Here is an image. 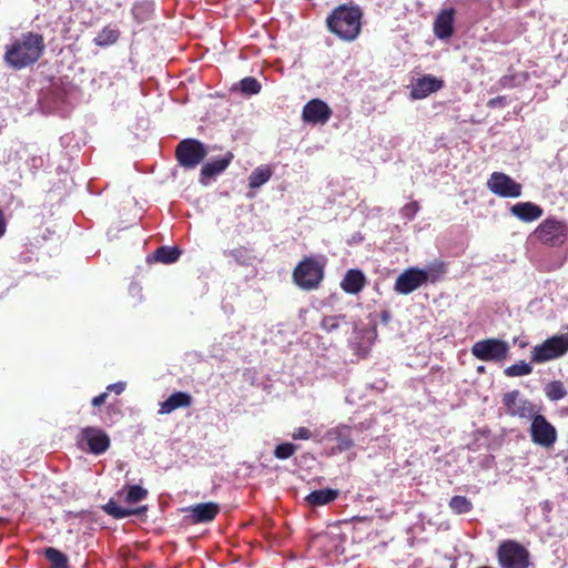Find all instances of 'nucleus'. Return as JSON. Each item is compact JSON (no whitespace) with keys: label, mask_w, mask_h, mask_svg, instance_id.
Masks as SVG:
<instances>
[{"label":"nucleus","mask_w":568,"mask_h":568,"mask_svg":"<svg viewBox=\"0 0 568 568\" xmlns=\"http://www.w3.org/2000/svg\"><path fill=\"white\" fill-rule=\"evenodd\" d=\"M45 51L44 37L28 31L6 45L3 60L13 70H22L37 63Z\"/></svg>","instance_id":"nucleus-1"},{"label":"nucleus","mask_w":568,"mask_h":568,"mask_svg":"<svg viewBox=\"0 0 568 568\" xmlns=\"http://www.w3.org/2000/svg\"><path fill=\"white\" fill-rule=\"evenodd\" d=\"M363 11L355 4H341L326 18L329 32L344 41L355 40L362 29Z\"/></svg>","instance_id":"nucleus-2"},{"label":"nucleus","mask_w":568,"mask_h":568,"mask_svg":"<svg viewBox=\"0 0 568 568\" xmlns=\"http://www.w3.org/2000/svg\"><path fill=\"white\" fill-rule=\"evenodd\" d=\"M325 267L324 256H304L292 272L293 283L303 291H316L324 281Z\"/></svg>","instance_id":"nucleus-3"},{"label":"nucleus","mask_w":568,"mask_h":568,"mask_svg":"<svg viewBox=\"0 0 568 568\" xmlns=\"http://www.w3.org/2000/svg\"><path fill=\"white\" fill-rule=\"evenodd\" d=\"M439 274L435 268L408 267L395 281L394 290L398 294L408 295L426 283H435Z\"/></svg>","instance_id":"nucleus-4"},{"label":"nucleus","mask_w":568,"mask_h":568,"mask_svg":"<svg viewBox=\"0 0 568 568\" xmlns=\"http://www.w3.org/2000/svg\"><path fill=\"white\" fill-rule=\"evenodd\" d=\"M500 568H531L529 551L515 540L503 541L497 550Z\"/></svg>","instance_id":"nucleus-5"},{"label":"nucleus","mask_w":568,"mask_h":568,"mask_svg":"<svg viewBox=\"0 0 568 568\" xmlns=\"http://www.w3.org/2000/svg\"><path fill=\"white\" fill-rule=\"evenodd\" d=\"M206 155L205 144L197 139H184L175 148L176 161L184 169H195Z\"/></svg>","instance_id":"nucleus-6"},{"label":"nucleus","mask_w":568,"mask_h":568,"mask_svg":"<svg viewBox=\"0 0 568 568\" xmlns=\"http://www.w3.org/2000/svg\"><path fill=\"white\" fill-rule=\"evenodd\" d=\"M510 345L500 338H485L476 342L471 347V354L484 362H504L508 358Z\"/></svg>","instance_id":"nucleus-7"},{"label":"nucleus","mask_w":568,"mask_h":568,"mask_svg":"<svg viewBox=\"0 0 568 568\" xmlns=\"http://www.w3.org/2000/svg\"><path fill=\"white\" fill-rule=\"evenodd\" d=\"M568 352V333L555 335L531 349L534 363H545L565 355Z\"/></svg>","instance_id":"nucleus-8"},{"label":"nucleus","mask_w":568,"mask_h":568,"mask_svg":"<svg viewBox=\"0 0 568 568\" xmlns=\"http://www.w3.org/2000/svg\"><path fill=\"white\" fill-rule=\"evenodd\" d=\"M535 236L542 244L556 247L568 239V226L554 217L546 219L536 230Z\"/></svg>","instance_id":"nucleus-9"},{"label":"nucleus","mask_w":568,"mask_h":568,"mask_svg":"<svg viewBox=\"0 0 568 568\" xmlns=\"http://www.w3.org/2000/svg\"><path fill=\"white\" fill-rule=\"evenodd\" d=\"M501 403L506 414L520 419H531L539 412L537 406L523 397L517 389L504 394Z\"/></svg>","instance_id":"nucleus-10"},{"label":"nucleus","mask_w":568,"mask_h":568,"mask_svg":"<svg viewBox=\"0 0 568 568\" xmlns=\"http://www.w3.org/2000/svg\"><path fill=\"white\" fill-rule=\"evenodd\" d=\"M79 445H85L89 453L101 455L105 453L111 445L109 435L100 427H83L78 435Z\"/></svg>","instance_id":"nucleus-11"},{"label":"nucleus","mask_w":568,"mask_h":568,"mask_svg":"<svg viewBox=\"0 0 568 568\" xmlns=\"http://www.w3.org/2000/svg\"><path fill=\"white\" fill-rule=\"evenodd\" d=\"M530 420L532 442L546 448L554 446L557 440L556 428L539 412Z\"/></svg>","instance_id":"nucleus-12"},{"label":"nucleus","mask_w":568,"mask_h":568,"mask_svg":"<svg viewBox=\"0 0 568 568\" xmlns=\"http://www.w3.org/2000/svg\"><path fill=\"white\" fill-rule=\"evenodd\" d=\"M487 186L494 194L510 199L519 197L523 190L521 184L501 172H494L487 181Z\"/></svg>","instance_id":"nucleus-13"},{"label":"nucleus","mask_w":568,"mask_h":568,"mask_svg":"<svg viewBox=\"0 0 568 568\" xmlns=\"http://www.w3.org/2000/svg\"><path fill=\"white\" fill-rule=\"evenodd\" d=\"M333 111L321 99L310 100L303 108L302 119L306 123L325 124L332 118Z\"/></svg>","instance_id":"nucleus-14"},{"label":"nucleus","mask_w":568,"mask_h":568,"mask_svg":"<svg viewBox=\"0 0 568 568\" xmlns=\"http://www.w3.org/2000/svg\"><path fill=\"white\" fill-rule=\"evenodd\" d=\"M190 513L192 524H205L213 521L220 513V505L213 501L190 506L185 509Z\"/></svg>","instance_id":"nucleus-15"},{"label":"nucleus","mask_w":568,"mask_h":568,"mask_svg":"<svg viewBox=\"0 0 568 568\" xmlns=\"http://www.w3.org/2000/svg\"><path fill=\"white\" fill-rule=\"evenodd\" d=\"M443 87V81L434 75L427 74L418 78L412 87L410 97L415 100L427 98Z\"/></svg>","instance_id":"nucleus-16"},{"label":"nucleus","mask_w":568,"mask_h":568,"mask_svg":"<svg viewBox=\"0 0 568 568\" xmlns=\"http://www.w3.org/2000/svg\"><path fill=\"white\" fill-rule=\"evenodd\" d=\"M233 158L232 152H226L222 158L205 163L201 169L200 182L205 185L210 179L225 171Z\"/></svg>","instance_id":"nucleus-17"},{"label":"nucleus","mask_w":568,"mask_h":568,"mask_svg":"<svg viewBox=\"0 0 568 568\" xmlns=\"http://www.w3.org/2000/svg\"><path fill=\"white\" fill-rule=\"evenodd\" d=\"M327 436L329 440L335 442L336 445L334 449L337 452H346L354 446V439L352 436V427L347 425H339L335 428H332Z\"/></svg>","instance_id":"nucleus-18"},{"label":"nucleus","mask_w":568,"mask_h":568,"mask_svg":"<svg viewBox=\"0 0 568 568\" xmlns=\"http://www.w3.org/2000/svg\"><path fill=\"white\" fill-rule=\"evenodd\" d=\"M510 213L518 220L530 223L541 217L544 211L532 202H518L510 206Z\"/></svg>","instance_id":"nucleus-19"},{"label":"nucleus","mask_w":568,"mask_h":568,"mask_svg":"<svg viewBox=\"0 0 568 568\" xmlns=\"http://www.w3.org/2000/svg\"><path fill=\"white\" fill-rule=\"evenodd\" d=\"M192 403L193 398L190 394L175 392L161 403L159 413L170 414L175 409L190 407Z\"/></svg>","instance_id":"nucleus-20"},{"label":"nucleus","mask_w":568,"mask_h":568,"mask_svg":"<svg viewBox=\"0 0 568 568\" xmlns=\"http://www.w3.org/2000/svg\"><path fill=\"white\" fill-rule=\"evenodd\" d=\"M366 278L363 272L356 268H352L348 270L344 275L341 282V287L348 294H357L364 288Z\"/></svg>","instance_id":"nucleus-21"},{"label":"nucleus","mask_w":568,"mask_h":568,"mask_svg":"<svg viewBox=\"0 0 568 568\" xmlns=\"http://www.w3.org/2000/svg\"><path fill=\"white\" fill-rule=\"evenodd\" d=\"M454 10H443L434 22V33L438 39H448L453 34Z\"/></svg>","instance_id":"nucleus-22"},{"label":"nucleus","mask_w":568,"mask_h":568,"mask_svg":"<svg viewBox=\"0 0 568 568\" xmlns=\"http://www.w3.org/2000/svg\"><path fill=\"white\" fill-rule=\"evenodd\" d=\"M339 496V490L334 488H324L311 491L306 497L305 501L311 507L325 506L333 503Z\"/></svg>","instance_id":"nucleus-23"},{"label":"nucleus","mask_w":568,"mask_h":568,"mask_svg":"<svg viewBox=\"0 0 568 568\" xmlns=\"http://www.w3.org/2000/svg\"><path fill=\"white\" fill-rule=\"evenodd\" d=\"M103 510L115 519H123L133 515H141L146 510V507H139L135 509L124 508L119 506L114 500L110 499L104 506Z\"/></svg>","instance_id":"nucleus-24"},{"label":"nucleus","mask_w":568,"mask_h":568,"mask_svg":"<svg viewBox=\"0 0 568 568\" xmlns=\"http://www.w3.org/2000/svg\"><path fill=\"white\" fill-rule=\"evenodd\" d=\"M120 34L121 32L118 28L106 26L98 33L93 42L98 47L105 48L114 44L119 40Z\"/></svg>","instance_id":"nucleus-25"},{"label":"nucleus","mask_w":568,"mask_h":568,"mask_svg":"<svg viewBox=\"0 0 568 568\" xmlns=\"http://www.w3.org/2000/svg\"><path fill=\"white\" fill-rule=\"evenodd\" d=\"M131 12L136 23H143L152 18L154 12V4L150 1L135 2L131 9Z\"/></svg>","instance_id":"nucleus-26"},{"label":"nucleus","mask_w":568,"mask_h":568,"mask_svg":"<svg viewBox=\"0 0 568 568\" xmlns=\"http://www.w3.org/2000/svg\"><path fill=\"white\" fill-rule=\"evenodd\" d=\"M154 260L164 264H172L181 256L176 246H160L153 253Z\"/></svg>","instance_id":"nucleus-27"},{"label":"nucleus","mask_w":568,"mask_h":568,"mask_svg":"<svg viewBox=\"0 0 568 568\" xmlns=\"http://www.w3.org/2000/svg\"><path fill=\"white\" fill-rule=\"evenodd\" d=\"M43 554L50 562V568H69L68 557L61 550L48 547L44 549Z\"/></svg>","instance_id":"nucleus-28"},{"label":"nucleus","mask_w":568,"mask_h":568,"mask_svg":"<svg viewBox=\"0 0 568 568\" xmlns=\"http://www.w3.org/2000/svg\"><path fill=\"white\" fill-rule=\"evenodd\" d=\"M232 256L239 265L250 266L255 261L253 251L245 246L233 248L226 253Z\"/></svg>","instance_id":"nucleus-29"},{"label":"nucleus","mask_w":568,"mask_h":568,"mask_svg":"<svg viewBox=\"0 0 568 568\" xmlns=\"http://www.w3.org/2000/svg\"><path fill=\"white\" fill-rule=\"evenodd\" d=\"M272 176V171L267 166L256 168L248 178V186L251 189H257L266 183Z\"/></svg>","instance_id":"nucleus-30"},{"label":"nucleus","mask_w":568,"mask_h":568,"mask_svg":"<svg viewBox=\"0 0 568 568\" xmlns=\"http://www.w3.org/2000/svg\"><path fill=\"white\" fill-rule=\"evenodd\" d=\"M545 394L551 402H558L568 394L565 385L560 381H552L545 386Z\"/></svg>","instance_id":"nucleus-31"},{"label":"nucleus","mask_w":568,"mask_h":568,"mask_svg":"<svg viewBox=\"0 0 568 568\" xmlns=\"http://www.w3.org/2000/svg\"><path fill=\"white\" fill-rule=\"evenodd\" d=\"M532 366L529 363H526L525 361H519L516 364H513L504 369V374L507 377H520V376H527L531 374Z\"/></svg>","instance_id":"nucleus-32"},{"label":"nucleus","mask_w":568,"mask_h":568,"mask_svg":"<svg viewBox=\"0 0 568 568\" xmlns=\"http://www.w3.org/2000/svg\"><path fill=\"white\" fill-rule=\"evenodd\" d=\"M345 315L324 316L321 322V327L326 333H332L341 326L342 322H345Z\"/></svg>","instance_id":"nucleus-33"},{"label":"nucleus","mask_w":568,"mask_h":568,"mask_svg":"<svg viewBox=\"0 0 568 568\" xmlns=\"http://www.w3.org/2000/svg\"><path fill=\"white\" fill-rule=\"evenodd\" d=\"M148 496V490L139 485L128 486V491L124 500L129 504L143 500Z\"/></svg>","instance_id":"nucleus-34"},{"label":"nucleus","mask_w":568,"mask_h":568,"mask_svg":"<svg viewBox=\"0 0 568 568\" xmlns=\"http://www.w3.org/2000/svg\"><path fill=\"white\" fill-rule=\"evenodd\" d=\"M241 91L245 94H257L261 91V83L253 77H246L240 82Z\"/></svg>","instance_id":"nucleus-35"},{"label":"nucleus","mask_w":568,"mask_h":568,"mask_svg":"<svg viewBox=\"0 0 568 568\" xmlns=\"http://www.w3.org/2000/svg\"><path fill=\"white\" fill-rule=\"evenodd\" d=\"M297 449V446L292 443H282L274 449V456L277 459H287L292 457Z\"/></svg>","instance_id":"nucleus-36"},{"label":"nucleus","mask_w":568,"mask_h":568,"mask_svg":"<svg viewBox=\"0 0 568 568\" xmlns=\"http://www.w3.org/2000/svg\"><path fill=\"white\" fill-rule=\"evenodd\" d=\"M312 437V432L306 427H298L292 434L293 439H303L307 440Z\"/></svg>","instance_id":"nucleus-37"},{"label":"nucleus","mask_w":568,"mask_h":568,"mask_svg":"<svg viewBox=\"0 0 568 568\" xmlns=\"http://www.w3.org/2000/svg\"><path fill=\"white\" fill-rule=\"evenodd\" d=\"M419 210L417 202H410L402 209L403 216L412 219Z\"/></svg>","instance_id":"nucleus-38"},{"label":"nucleus","mask_w":568,"mask_h":568,"mask_svg":"<svg viewBox=\"0 0 568 568\" xmlns=\"http://www.w3.org/2000/svg\"><path fill=\"white\" fill-rule=\"evenodd\" d=\"M124 389H125V383L118 382V383L108 385L105 388V392H108V395L112 392L115 393L116 395H120L121 393L124 392Z\"/></svg>","instance_id":"nucleus-39"},{"label":"nucleus","mask_w":568,"mask_h":568,"mask_svg":"<svg viewBox=\"0 0 568 568\" xmlns=\"http://www.w3.org/2000/svg\"><path fill=\"white\" fill-rule=\"evenodd\" d=\"M108 397H109L108 392H103V393H101L100 395L94 396V397L91 399V404H92V406H94V407H100L101 405H103V404H105V403H106Z\"/></svg>","instance_id":"nucleus-40"},{"label":"nucleus","mask_w":568,"mask_h":568,"mask_svg":"<svg viewBox=\"0 0 568 568\" xmlns=\"http://www.w3.org/2000/svg\"><path fill=\"white\" fill-rule=\"evenodd\" d=\"M507 104V99L505 97H497L489 100L488 105L491 108L496 106H505Z\"/></svg>","instance_id":"nucleus-41"},{"label":"nucleus","mask_w":568,"mask_h":568,"mask_svg":"<svg viewBox=\"0 0 568 568\" xmlns=\"http://www.w3.org/2000/svg\"><path fill=\"white\" fill-rule=\"evenodd\" d=\"M449 505L457 514L462 513V496L453 497Z\"/></svg>","instance_id":"nucleus-42"},{"label":"nucleus","mask_w":568,"mask_h":568,"mask_svg":"<svg viewBox=\"0 0 568 568\" xmlns=\"http://www.w3.org/2000/svg\"><path fill=\"white\" fill-rule=\"evenodd\" d=\"M6 232V220H4V214L2 212V210H0V237L4 234Z\"/></svg>","instance_id":"nucleus-43"},{"label":"nucleus","mask_w":568,"mask_h":568,"mask_svg":"<svg viewBox=\"0 0 568 568\" xmlns=\"http://www.w3.org/2000/svg\"><path fill=\"white\" fill-rule=\"evenodd\" d=\"M392 320V314L389 311H383L381 313V321L384 324H388V322Z\"/></svg>","instance_id":"nucleus-44"},{"label":"nucleus","mask_w":568,"mask_h":568,"mask_svg":"<svg viewBox=\"0 0 568 568\" xmlns=\"http://www.w3.org/2000/svg\"><path fill=\"white\" fill-rule=\"evenodd\" d=\"M500 81H501V84H503L504 87H510V85H513V83H511V82H513V79H511V78L504 77Z\"/></svg>","instance_id":"nucleus-45"},{"label":"nucleus","mask_w":568,"mask_h":568,"mask_svg":"<svg viewBox=\"0 0 568 568\" xmlns=\"http://www.w3.org/2000/svg\"><path fill=\"white\" fill-rule=\"evenodd\" d=\"M470 507L471 504L466 498H464V513L469 511Z\"/></svg>","instance_id":"nucleus-46"},{"label":"nucleus","mask_w":568,"mask_h":568,"mask_svg":"<svg viewBox=\"0 0 568 568\" xmlns=\"http://www.w3.org/2000/svg\"><path fill=\"white\" fill-rule=\"evenodd\" d=\"M108 410H109V412H111V410H115L114 405H109Z\"/></svg>","instance_id":"nucleus-47"},{"label":"nucleus","mask_w":568,"mask_h":568,"mask_svg":"<svg viewBox=\"0 0 568 568\" xmlns=\"http://www.w3.org/2000/svg\"><path fill=\"white\" fill-rule=\"evenodd\" d=\"M477 371H478V372H484V371H485V367H484V366H478Z\"/></svg>","instance_id":"nucleus-48"},{"label":"nucleus","mask_w":568,"mask_h":568,"mask_svg":"<svg viewBox=\"0 0 568 568\" xmlns=\"http://www.w3.org/2000/svg\"><path fill=\"white\" fill-rule=\"evenodd\" d=\"M567 475H568V467H567Z\"/></svg>","instance_id":"nucleus-49"}]
</instances>
